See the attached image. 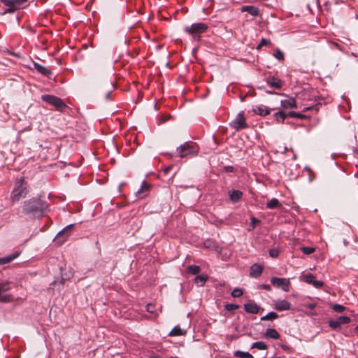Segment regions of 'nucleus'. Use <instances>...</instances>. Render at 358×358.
Instances as JSON below:
<instances>
[{"mask_svg": "<svg viewBox=\"0 0 358 358\" xmlns=\"http://www.w3.org/2000/svg\"><path fill=\"white\" fill-rule=\"evenodd\" d=\"M47 203L39 198H31L25 200L20 211L22 216L28 219H40L47 211Z\"/></svg>", "mask_w": 358, "mask_h": 358, "instance_id": "nucleus-1", "label": "nucleus"}, {"mask_svg": "<svg viewBox=\"0 0 358 358\" xmlns=\"http://www.w3.org/2000/svg\"><path fill=\"white\" fill-rule=\"evenodd\" d=\"M28 193L27 183L24 178L17 180L15 183L13 189L10 194V200L12 202H16L21 199L24 198Z\"/></svg>", "mask_w": 358, "mask_h": 358, "instance_id": "nucleus-2", "label": "nucleus"}, {"mask_svg": "<svg viewBox=\"0 0 358 358\" xmlns=\"http://www.w3.org/2000/svg\"><path fill=\"white\" fill-rule=\"evenodd\" d=\"M208 29L207 24L203 22L194 23L190 26H186L184 31L192 36L193 40L199 41L202 34Z\"/></svg>", "mask_w": 358, "mask_h": 358, "instance_id": "nucleus-3", "label": "nucleus"}, {"mask_svg": "<svg viewBox=\"0 0 358 358\" xmlns=\"http://www.w3.org/2000/svg\"><path fill=\"white\" fill-rule=\"evenodd\" d=\"M178 157L183 158L189 155H196L198 153V147L193 142H185L177 148Z\"/></svg>", "mask_w": 358, "mask_h": 358, "instance_id": "nucleus-4", "label": "nucleus"}, {"mask_svg": "<svg viewBox=\"0 0 358 358\" xmlns=\"http://www.w3.org/2000/svg\"><path fill=\"white\" fill-rule=\"evenodd\" d=\"M41 99L50 105L55 106L58 110H62L66 106L60 98L53 95L43 94L41 96Z\"/></svg>", "mask_w": 358, "mask_h": 358, "instance_id": "nucleus-5", "label": "nucleus"}, {"mask_svg": "<svg viewBox=\"0 0 358 358\" xmlns=\"http://www.w3.org/2000/svg\"><path fill=\"white\" fill-rule=\"evenodd\" d=\"M229 125L236 131L245 129L248 127L243 112L239 113L229 123Z\"/></svg>", "mask_w": 358, "mask_h": 358, "instance_id": "nucleus-6", "label": "nucleus"}, {"mask_svg": "<svg viewBox=\"0 0 358 358\" xmlns=\"http://www.w3.org/2000/svg\"><path fill=\"white\" fill-rule=\"evenodd\" d=\"M271 283L275 287L281 288L285 292L289 290L290 280L289 278L273 277Z\"/></svg>", "mask_w": 358, "mask_h": 358, "instance_id": "nucleus-7", "label": "nucleus"}, {"mask_svg": "<svg viewBox=\"0 0 358 358\" xmlns=\"http://www.w3.org/2000/svg\"><path fill=\"white\" fill-rule=\"evenodd\" d=\"M10 282L8 281L0 283V302L8 303L14 301V297L11 294H2V292L10 290Z\"/></svg>", "mask_w": 358, "mask_h": 358, "instance_id": "nucleus-8", "label": "nucleus"}, {"mask_svg": "<svg viewBox=\"0 0 358 358\" xmlns=\"http://www.w3.org/2000/svg\"><path fill=\"white\" fill-rule=\"evenodd\" d=\"M73 224H69L57 234L56 238L58 240L62 239L61 243H64L69 237L73 231Z\"/></svg>", "mask_w": 358, "mask_h": 358, "instance_id": "nucleus-9", "label": "nucleus"}, {"mask_svg": "<svg viewBox=\"0 0 358 358\" xmlns=\"http://www.w3.org/2000/svg\"><path fill=\"white\" fill-rule=\"evenodd\" d=\"M274 308L278 311L288 310L291 308L290 303L287 300H276L274 301Z\"/></svg>", "mask_w": 358, "mask_h": 358, "instance_id": "nucleus-10", "label": "nucleus"}, {"mask_svg": "<svg viewBox=\"0 0 358 358\" xmlns=\"http://www.w3.org/2000/svg\"><path fill=\"white\" fill-rule=\"evenodd\" d=\"M280 104L282 108L284 109H292L297 108L296 100L292 97L287 96V99L281 100Z\"/></svg>", "mask_w": 358, "mask_h": 358, "instance_id": "nucleus-11", "label": "nucleus"}, {"mask_svg": "<svg viewBox=\"0 0 358 358\" xmlns=\"http://www.w3.org/2000/svg\"><path fill=\"white\" fill-rule=\"evenodd\" d=\"M241 12H247L253 17H257L260 15L259 9L253 6H243L241 8Z\"/></svg>", "mask_w": 358, "mask_h": 358, "instance_id": "nucleus-12", "label": "nucleus"}, {"mask_svg": "<svg viewBox=\"0 0 358 358\" xmlns=\"http://www.w3.org/2000/svg\"><path fill=\"white\" fill-rule=\"evenodd\" d=\"M244 310L248 313L252 314H257L259 311V306L255 303L254 301H250L249 303L244 304Z\"/></svg>", "mask_w": 358, "mask_h": 358, "instance_id": "nucleus-13", "label": "nucleus"}, {"mask_svg": "<svg viewBox=\"0 0 358 358\" xmlns=\"http://www.w3.org/2000/svg\"><path fill=\"white\" fill-rule=\"evenodd\" d=\"M263 268V266L259 264H252L250 267V275L253 278L259 276L262 273Z\"/></svg>", "mask_w": 358, "mask_h": 358, "instance_id": "nucleus-14", "label": "nucleus"}, {"mask_svg": "<svg viewBox=\"0 0 358 358\" xmlns=\"http://www.w3.org/2000/svg\"><path fill=\"white\" fill-rule=\"evenodd\" d=\"M266 83L271 87H274L275 89H280L282 86V80L278 78H275V77H268L266 79Z\"/></svg>", "mask_w": 358, "mask_h": 358, "instance_id": "nucleus-15", "label": "nucleus"}, {"mask_svg": "<svg viewBox=\"0 0 358 358\" xmlns=\"http://www.w3.org/2000/svg\"><path fill=\"white\" fill-rule=\"evenodd\" d=\"M253 112L261 116H266L270 113V109L265 106L260 105L253 108Z\"/></svg>", "mask_w": 358, "mask_h": 358, "instance_id": "nucleus-16", "label": "nucleus"}, {"mask_svg": "<svg viewBox=\"0 0 358 358\" xmlns=\"http://www.w3.org/2000/svg\"><path fill=\"white\" fill-rule=\"evenodd\" d=\"M149 189H150L149 185L147 182L143 181L141 185V187L138 189V190L136 193V196L140 198H143L145 196L144 193L148 192L149 190Z\"/></svg>", "mask_w": 358, "mask_h": 358, "instance_id": "nucleus-17", "label": "nucleus"}, {"mask_svg": "<svg viewBox=\"0 0 358 358\" xmlns=\"http://www.w3.org/2000/svg\"><path fill=\"white\" fill-rule=\"evenodd\" d=\"M34 67L38 73H40L41 74H42L43 76H49L51 74V71L49 69H48L38 63H34Z\"/></svg>", "mask_w": 358, "mask_h": 358, "instance_id": "nucleus-18", "label": "nucleus"}, {"mask_svg": "<svg viewBox=\"0 0 358 358\" xmlns=\"http://www.w3.org/2000/svg\"><path fill=\"white\" fill-rule=\"evenodd\" d=\"M265 337L273 339H278L280 338L279 333L275 329H267L265 334Z\"/></svg>", "mask_w": 358, "mask_h": 358, "instance_id": "nucleus-19", "label": "nucleus"}, {"mask_svg": "<svg viewBox=\"0 0 358 358\" xmlns=\"http://www.w3.org/2000/svg\"><path fill=\"white\" fill-rule=\"evenodd\" d=\"M18 255H19V253L16 252V253L11 254L7 257H1V258H0V264L3 265V264H6L10 262L13 260H14L15 258H17L18 257Z\"/></svg>", "mask_w": 358, "mask_h": 358, "instance_id": "nucleus-20", "label": "nucleus"}, {"mask_svg": "<svg viewBox=\"0 0 358 358\" xmlns=\"http://www.w3.org/2000/svg\"><path fill=\"white\" fill-rule=\"evenodd\" d=\"M280 206L281 204L280 203L279 201L275 198L271 199L266 203V208L268 209H275L280 208Z\"/></svg>", "mask_w": 358, "mask_h": 358, "instance_id": "nucleus-21", "label": "nucleus"}, {"mask_svg": "<svg viewBox=\"0 0 358 358\" xmlns=\"http://www.w3.org/2000/svg\"><path fill=\"white\" fill-rule=\"evenodd\" d=\"M208 279L206 275H196L194 278V282L199 286H203Z\"/></svg>", "mask_w": 358, "mask_h": 358, "instance_id": "nucleus-22", "label": "nucleus"}, {"mask_svg": "<svg viewBox=\"0 0 358 358\" xmlns=\"http://www.w3.org/2000/svg\"><path fill=\"white\" fill-rule=\"evenodd\" d=\"M243 193L239 190H233L230 194V199L233 202H237L242 196Z\"/></svg>", "mask_w": 358, "mask_h": 358, "instance_id": "nucleus-23", "label": "nucleus"}, {"mask_svg": "<svg viewBox=\"0 0 358 358\" xmlns=\"http://www.w3.org/2000/svg\"><path fill=\"white\" fill-rule=\"evenodd\" d=\"M234 356L238 358H254V357L248 352L236 351L234 353Z\"/></svg>", "mask_w": 358, "mask_h": 358, "instance_id": "nucleus-24", "label": "nucleus"}, {"mask_svg": "<svg viewBox=\"0 0 358 358\" xmlns=\"http://www.w3.org/2000/svg\"><path fill=\"white\" fill-rule=\"evenodd\" d=\"M185 334V331L180 328L179 327H175L169 333V336H181Z\"/></svg>", "mask_w": 358, "mask_h": 358, "instance_id": "nucleus-25", "label": "nucleus"}, {"mask_svg": "<svg viewBox=\"0 0 358 358\" xmlns=\"http://www.w3.org/2000/svg\"><path fill=\"white\" fill-rule=\"evenodd\" d=\"M187 270L189 273L193 275H197L201 271V268L196 265H189L187 268Z\"/></svg>", "mask_w": 358, "mask_h": 358, "instance_id": "nucleus-26", "label": "nucleus"}, {"mask_svg": "<svg viewBox=\"0 0 358 358\" xmlns=\"http://www.w3.org/2000/svg\"><path fill=\"white\" fill-rule=\"evenodd\" d=\"M275 120L278 122H283L285 118L287 116V113H284L283 111H278L275 114Z\"/></svg>", "mask_w": 358, "mask_h": 358, "instance_id": "nucleus-27", "label": "nucleus"}, {"mask_svg": "<svg viewBox=\"0 0 358 358\" xmlns=\"http://www.w3.org/2000/svg\"><path fill=\"white\" fill-rule=\"evenodd\" d=\"M1 1L3 2V3L6 6H8L9 8L7 9L6 12H8V13H13L15 11V8H14V4H13V0H1Z\"/></svg>", "mask_w": 358, "mask_h": 358, "instance_id": "nucleus-28", "label": "nucleus"}, {"mask_svg": "<svg viewBox=\"0 0 358 358\" xmlns=\"http://www.w3.org/2000/svg\"><path fill=\"white\" fill-rule=\"evenodd\" d=\"M267 348V345L262 341H257L252 343L251 348H257L258 350H265Z\"/></svg>", "mask_w": 358, "mask_h": 358, "instance_id": "nucleus-29", "label": "nucleus"}, {"mask_svg": "<svg viewBox=\"0 0 358 358\" xmlns=\"http://www.w3.org/2000/svg\"><path fill=\"white\" fill-rule=\"evenodd\" d=\"M278 317V315L275 312H269L266 315L263 316L261 318V320H275Z\"/></svg>", "mask_w": 358, "mask_h": 358, "instance_id": "nucleus-30", "label": "nucleus"}, {"mask_svg": "<svg viewBox=\"0 0 358 358\" xmlns=\"http://www.w3.org/2000/svg\"><path fill=\"white\" fill-rule=\"evenodd\" d=\"M273 57L279 61L284 60V53L278 48H276L273 52Z\"/></svg>", "mask_w": 358, "mask_h": 358, "instance_id": "nucleus-31", "label": "nucleus"}, {"mask_svg": "<svg viewBox=\"0 0 358 358\" xmlns=\"http://www.w3.org/2000/svg\"><path fill=\"white\" fill-rule=\"evenodd\" d=\"M304 170L308 173V180L312 182L315 178V173L310 169V168L306 166Z\"/></svg>", "mask_w": 358, "mask_h": 358, "instance_id": "nucleus-32", "label": "nucleus"}, {"mask_svg": "<svg viewBox=\"0 0 358 358\" xmlns=\"http://www.w3.org/2000/svg\"><path fill=\"white\" fill-rule=\"evenodd\" d=\"M315 276L312 273H308L304 275L303 280L308 284H312L314 281Z\"/></svg>", "mask_w": 358, "mask_h": 358, "instance_id": "nucleus-33", "label": "nucleus"}, {"mask_svg": "<svg viewBox=\"0 0 358 358\" xmlns=\"http://www.w3.org/2000/svg\"><path fill=\"white\" fill-rule=\"evenodd\" d=\"M331 308L335 312L337 313H343L346 309L344 306L340 304H334L331 306Z\"/></svg>", "mask_w": 358, "mask_h": 358, "instance_id": "nucleus-34", "label": "nucleus"}, {"mask_svg": "<svg viewBox=\"0 0 358 358\" xmlns=\"http://www.w3.org/2000/svg\"><path fill=\"white\" fill-rule=\"evenodd\" d=\"M329 326L331 327L333 329H338L340 328L341 324L338 321L336 320H332L329 321Z\"/></svg>", "mask_w": 358, "mask_h": 358, "instance_id": "nucleus-35", "label": "nucleus"}, {"mask_svg": "<svg viewBox=\"0 0 358 358\" xmlns=\"http://www.w3.org/2000/svg\"><path fill=\"white\" fill-rule=\"evenodd\" d=\"M287 116L290 117H295V118H299V119H302V118L305 117L304 115L299 113L294 112V111L289 112L287 113Z\"/></svg>", "mask_w": 358, "mask_h": 358, "instance_id": "nucleus-36", "label": "nucleus"}, {"mask_svg": "<svg viewBox=\"0 0 358 358\" xmlns=\"http://www.w3.org/2000/svg\"><path fill=\"white\" fill-rule=\"evenodd\" d=\"M301 250L305 255H310L315 250V249L313 247H302Z\"/></svg>", "mask_w": 358, "mask_h": 358, "instance_id": "nucleus-37", "label": "nucleus"}, {"mask_svg": "<svg viewBox=\"0 0 358 358\" xmlns=\"http://www.w3.org/2000/svg\"><path fill=\"white\" fill-rule=\"evenodd\" d=\"M337 320L341 325L343 324H348L350 322V317L347 316H340L338 318H337Z\"/></svg>", "mask_w": 358, "mask_h": 358, "instance_id": "nucleus-38", "label": "nucleus"}, {"mask_svg": "<svg viewBox=\"0 0 358 358\" xmlns=\"http://www.w3.org/2000/svg\"><path fill=\"white\" fill-rule=\"evenodd\" d=\"M27 0H13L14 4L15 10L20 8V6L26 2Z\"/></svg>", "mask_w": 358, "mask_h": 358, "instance_id": "nucleus-39", "label": "nucleus"}, {"mask_svg": "<svg viewBox=\"0 0 358 358\" xmlns=\"http://www.w3.org/2000/svg\"><path fill=\"white\" fill-rule=\"evenodd\" d=\"M271 43V41L269 39H266V38H262V40L260 41V43L259 44L257 45V50H259L261 48V47L262 46H264V45H269Z\"/></svg>", "mask_w": 358, "mask_h": 358, "instance_id": "nucleus-40", "label": "nucleus"}, {"mask_svg": "<svg viewBox=\"0 0 358 358\" xmlns=\"http://www.w3.org/2000/svg\"><path fill=\"white\" fill-rule=\"evenodd\" d=\"M280 250L278 248H272L269 250V256L275 258L279 255Z\"/></svg>", "mask_w": 358, "mask_h": 358, "instance_id": "nucleus-41", "label": "nucleus"}, {"mask_svg": "<svg viewBox=\"0 0 358 358\" xmlns=\"http://www.w3.org/2000/svg\"><path fill=\"white\" fill-rule=\"evenodd\" d=\"M243 294V291L242 289H239V288H235L231 293V295L233 296V297H239L241 296V295Z\"/></svg>", "mask_w": 358, "mask_h": 358, "instance_id": "nucleus-42", "label": "nucleus"}, {"mask_svg": "<svg viewBox=\"0 0 358 358\" xmlns=\"http://www.w3.org/2000/svg\"><path fill=\"white\" fill-rule=\"evenodd\" d=\"M238 305H236V304H234V303H227L225 305V309L227 310H236L238 308Z\"/></svg>", "mask_w": 358, "mask_h": 358, "instance_id": "nucleus-43", "label": "nucleus"}, {"mask_svg": "<svg viewBox=\"0 0 358 358\" xmlns=\"http://www.w3.org/2000/svg\"><path fill=\"white\" fill-rule=\"evenodd\" d=\"M145 309L148 312L153 313L155 311V306L152 303L147 304Z\"/></svg>", "mask_w": 358, "mask_h": 358, "instance_id": "nucleus-44", "label": "nucleus"}, {"mask_svg": "<svg viewBox=\"0 0 358 358\" xmlns=\"http://www.w3.org/2000/svg\"><path fill=\"white\" fill-rule=\"evenodd\" d=\"M312 285L315 288H320V287H322L324 285V282L322 281H321V280H314V281L313 282Z\"/></svg>", "mask_w": 358, "mask_h": 358, "instance_id": "nucleus-45", "label": "nucleus"}, {"mask_svg": "<svg viewBox=\"0 0 358 358\" xmlns=\"http://www.w3.org/2000/svg\"><path fill=\"white\" fill-rule=\"evenodd\" d=\"M259 222H260V221H259L258 219H257V218H255V217H252V218H251V227H252V229H253L255 227L256 224H257V223H259ZM249 230H251V229H250Z\"/></svg>", "mask_w": 358, "mask_h": 358, "instance_id": "nucleus-46", "label": "nucleus"}, {"mask_svg": "<svg viewBox=\"0 0 358 358\" xmlns=\"http://www.w3.org/2000/svg\"><path fill=\"white\" fill-rule=\"evenodd\" d=\"M114 89H115L114 86H113V85H112V86H111V89H110L108 92H106V95H105V99H106V100H108H108H110V94H111V93H112V92L113 91V90H114Z\"/></svg>", "mask_w": 358, "mask_h": 358, "instance_id": "nucleus-47", "label": "nucleus"}, {"mask_svg": "<svg viewBox=\"0 0 358 358\" xmlns=\"http://www.w3.org/2000/svg\"><path fill=\"white\" fill-rule=\"evenodd\" d=\"M320 106H321V104H320ZM318 107H319V105H315V106H313L312 107H306V108H305L303 109V111H308V110H310L312 108H315L316 110H318Z\"/></svg>", "mask_w": 358, "mask_h": 358, "instance_id": "nucleus-48", "label": "nucleus"}, {"mask_svg": "<svg viewBox=\"0 0 358 358\" xmlns=\"http://www.w3.org/2000/svg\"><path fill=\"white\" fill-rule=\"evenodd\" d=\"M306 306L309 309H314L316 306V303H310L306 305Z\"/></svg>", "mask_w": 358, "mask_h": 358, "instance_id": "nucleus-49", "label": "nucleus"}, {"mask_svg": "<svg viewBox=\"0 0 358 358\" xmlns=\"http://www.w3.org/2000/svg\"><path fill=\"white\" fill-rule=\"evenodd\" d=\"M262 287L266 290H271V287L268 285L263 284L262 285Z\"/></svg>", "mask_w": 358, "mask_h": 358, "instance_id": "nucleus-50", "label": "nucleus"}, {"mask_svg": "<svg viewBox=\"0 0 358 358\" xmlns=\"http://www.w3.org/2000/svg\"><path fill=\"white\" fill-rule=\"evenodd\" d=\"M171 168H172V166H167V167L164 169V172H165V173H168L170 171V170L171 169Z\"/></svg>", "mask_w": 358, "mask_h": 358, "instance_id": "nucleus-51", "label": "nucleus"}, {"mask_svg": "<svg viewBox=\"0 0 358 358\" xmlns=\"http://www.w3.org/2000/svg\"><path fill=\"white\" fill-rule=\"evenodd\" d=\"M225 169H226L227 171H232L234 170V168H233V166H226V167H225Z\"/></svg>", "mask_w": 358, "mask_h": 358, "instance_id": "nucleus-52", "label": "nucleus"}, {"mask_svg": "<svg viewBox=\"0 0 358 358\" xmlns=\"http://www.w3.org/2000/svg\"><path fill=\"white\" fill-rule=\"evenodd\" d=\"M151 358H162V357L159 355H152L151 357Z\"/></svg>", "mask_w": 358, "mask_h": 358, "instance_id": "nucleus-53", "label": "nucleus"}, {"mask_svg": "<svg viewBox=\"0 0 358 358\" xmlns=\"http://www.w3.org/2000/svg\"><path fill=\"white\" fill-rule=\"evenodd\" d=\"M355 330L358 331V325L355 327Z\"/></svg>", "mask_w": 358, "mask_h": 358, "instance_id": "nucleus-54", "label": "nucleus"}, {"mask_svg": "<svg viewBox=\"0 0 358 358\" xmlns=\"http://www.w3.org/2000/svg\"><path fill=\"white\" fill-rule=\"evenodd\" d=\"M172 358H178V357H172Z\"/></svg>", "mask_w": 358, "mask_h": 358, "instance_id": "nucleus-55", "label": "nucleus"}]
</instances>
